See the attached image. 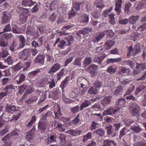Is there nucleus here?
Returning a JSON list of instances; mask_svg holds the SVG:
<instances>
[{"label": "nucleus", "mask_w": 146, "mask_h": 146, "mask_svg": "<svg viewBox=\"0 0 146 146\" xmlns=\"http://www.w3.org/2000/svg\"><path fill=\"white\" fill-rule=\"evenodd\" d=\"M130 113L133 116H137L139 115V108L136 103H131L130 106Z\"/></svg>", "instance_id": "f257e3e1"}, {"label": "nucleus", "mask_w": 146, "mask_h": 146, "mask_svg": "<svg viewBox=\"0 0 146 146\" xmlns=\"http://www.w3.org/2000/svg\"><path fill=\"white\" fill-rule=\"evenodd\" d=\"M12 36L11 33H5L1 35V38H4L5 40H8L9 39H10Z\"/></svg>", "instance_id": "bf43d9fd"}, {"label": "nucleus", "mask_w": 146, "mask_h": 146, "mask_svg": "<svg viewBox=\"0 0 146 146\" xmlns=\"http://www.w3.org/2000/svg\"><path fill=\"white\" fill-rule=\"evenodd\" d=\"M111 98L112 96H110L105 97L101 101V104L104 106H107L111 102Z\"/></svg>", "instance_id": "2eb2a0df"}, {"label": "nucleus", "mask_w": 146, "mask_h": 146, "mask_svg": "<svg viewBox=\"0 0 146 146\" xmlns=\"http://www.w3.org/2000/svg\"><path fill=\"white\" fill-rule=\"evenodd\" d=\"M44 55L42 54H39L35 58V61L37 63L43 64L44 62Z\"/></svg>", "instance_id": "6ab92c4d"}, {"label": "nucleus", "mask_w": 146, "mask_h": 146, "mask_svg": "<svg viewBox=\"0 0 146 146\" xmlns=\"http://www.w3.org/2000/svg\"><path fill=\"white\" fill-rule=\"evenodd\" d=\"M11 134H8L2 139V141L7 144H10L11 143Z\"/></svg>", "instance_id": "72a5a7b5"}, {"label": "nucleus", "mask_w": 146, "mask_h": 146, "mask_svg": "<svg viewBox=\"0 0 146 146\" xmlns=\"http://www.w3.org/2000/svg\"><path fill=\"white\" fill-rule=\"evenodd\" d=\"M80 113L78 114L74 119L72 121V122L73 124L75 125L78 124L79 122L80 121Z\"/></svg>", "instance_id": "774afa93"}, {"label": "nucleus", "mask_w": 146, "mask_h": 146, "mask_svg": "<svg viewBox=\"0 0 146 146\" xmlns=\"http://www.w3.org/2000/svg\"><path fill=\"white\" fill-rule=\"evenodd\" d=\"M110 17L109 22L111 24L113 25L115 24L116 21L115 18L114 17V14L111 13L109 15Z\"/></svg>", "instance_id": "3c124183"}, {"label": "nucleus", "mask_w": 146, "mask_h": 146, "mask_svg": "<svg viewBox=\"0 0 146 146\" xmlns=\"http://www.w3.org/2000/svg\"><path fill=\"white\" fill-rule=\"evenodd\" d=\"M82 58L80 57H77L74 61L73 64V65L75 66H78L80 67H81Z\"/></svg>", "instance_id": "4c0bfd02"}, {"label": "nucleus", "mask_w": 146, "mask_h": 146, "mask_svg": "<svg viewBox=\"0 0 146 146\" xmlns=\"http://www.w3.org/2000/svg\"><path fill=\"white\" fill-rule=\"evenodd\" d=\"M97 92L98 89L94 86L91 87L88 91V93L90 94L95 95L96 94Z\"/></svg>", "instance_id": "09e8293b"}, {"label": "nucleus", "mask_w": 146, "mask_h": 146, "mask_svg": "<svg viewBox=\"0 0 146 146\" xmlns=\"http://www.w3.org/2000/svg\"><path fill=\"white\" fill-rule=\"evenodd\" d=\"M56 137L53 135H50L48 137L47 143V144L56 142Z\"/></svg>", "instance_id": "a18cd8bd"}, {"label": "nucleus", "mask_w": 146, "mask_h": 146, "mask_svg": "<svg viewBox=\"0 0 146 146\" xmlns=\"http://www.w3.org/2000/svg\"><path fill=\"white\" fill-rule=\"evenodd\" d=\"M65 39H66L68 42V43L66 44V46H70L72 44V43L74 40V39L72 36H69Z\"/></svg>", "instance_id": "603ef678"}, {"label": "nucleus", "mask_w": 146, "mask_h": 146, "mask_svg": "<svg viewBox=\"0 0 146 146\" xmlns=\"http://www.w3.org/2000/svg\"><path fill=\"white\" fill-rule=\"evenodd\" d=\"M92 62V58L87 57L85 58L83 62L82 66L83 68H86L87 66L91 64Z\"/></svg>", "instance_id": "393cba45"}, {"label": "nucleus", "mask_w": 146, "mask_h": 146, "mask_svg": "<svg viewBox=\"0 0 146 146\" xmlns=\"http://www.w3.org/2000/svg\"><path fill=\"white\" fill-rule=\"evenodd\" d=\"M102 84L101 82L96 80L94 83V86L98 89V88H99L101 87Z\"/></svg>", "instance_id": "0e129e2a"}, {"label": "nucleus", "mask_w": 146, "mask_h": 146, "mask_svg": "<svg viewBox=\"0 0 146 146\" xmlns=\"http://www.w3.org/2000/svg\"><path fill=\"white\" fill-rule=\"evenodd\" d=\"M8 46V41L5 40L1 37L0 38V46L4 48Z\"/></svg>", "instance_id": "49530a36"}, {"label": "nucleus", "mask_w": 146, "mask_h": 146, "mask_svg": "<svg viewBox=\"0 0 146 146\" xmlns=\"http://www.w3.org/2000/svg\"><path fill=\"white\" fill-rule=\"evenodd\" d=\"M141 49L140 45L139 43H137L134 46L133 52H132V55L135 56L140 53L141 52Z\"/></svg>", "instance_id": "f3484780"}, {"label": "nucleus", "mask_w": 146, "mask_h": 146, "mask_svg": "<svg viewBox=\"0 0 146 146\" xmlns=\"http://www.w3.org/2000/svg\"><path fill=\"white\" fill-rule=\"evenodd\" d=\"M29 86L26 85V84H23V85L19 86L18 88L19 90L18 92L20 94H22L23 92L27 89L29 88Z\"/></svg>", "instance_id": "5701e85b"}, {"label": "nucleus", "mask_w": 146, "mask_h": 146, "mask_svg": "<svg viewBox=\"0 0 146 146\" xmlns=\"http://www.w3.org/2000/svg\"><path fill=\"white\" fill-rule=\"evenodd\" d=\"M77 14V11H75L74 9L72 8L69 12L68 15V19H72Z\"/></svg>", "instance_id": "37998d69"}, {"label": "nucleus", "mask_w": 146, "mask_h": 146, "mask_svg": "<svg viewBox=\"0 0 146 146\" xmlns=\"http://www.w3.org/2000/svg\"><path fill=\"white\" fill-rule=\"evenodd\" d=\"M16 111V107L11 104H7L5 106L6 111L10 113H13Z\"/></svg>", "instance_id": "f8f14e48"}, {"label": "nucleus", "mask_w": 146, "mask_h": 146, "mask_svg": "<svg viewBox=\"0 0 146 146\" xmlns=\"http://www.w3.org/2000/svg\"><path fill=\"white\" fill-rule=\"evenodd\" d=\"M28 16L27 15H24L23 13H21L19 15V19L20 21L24 23L26 22L27 20Z\"/></svg>", "instance_id": "ea45409f"}, {"label": "nucleus", "mask_w": 146, "mask_h": 146, "mask_svg": "<svg viewBox=\"0 0 146 146\" xmlns=\"http://www.w3.org/2000/svg\"><path fill=\"white\" fill-rule=\"evenodd\" d=\"M2 15V21L3 23H6L9 21L11 16V13L7 11H4L3 12Z\"/></svg>", "instance_id": "9d476101"}, {"label": "nucleus", "mask_w": 146, "mask_h": 146, "mask_svg": "<svg viewBox=\"0 0 146 146\" xmlns=\"http://www.w3.org/2000/svg\"><path fill=\"white\" fill-rule=\"evenodd\" d=\"M19 48L18 46V44L15 41H13L9 47V49L11 51H14Z\"/></svg>", "instance_id": "e433bc0d"}, {"label": "nucleus", "mask_w": 146, "mask_h": 146, "mask_svg": "<svg viewBox=\"0 0 146 146\" xmlns=\"http://www.w3.org/2000/svg\"><path fill=\"white\" fill-rule=\"evenodd\" d=\"M141 23L143 24L140 27L144 31L146 29V15L142 18Z\"/></svg>", "instance_id": "6e6d98bb"}, {"label": "nucleus", "mask_w": 146, "mask_h": 146, "mask_svg": "<svg viewBox=\"0 0 146 146\" xmlns=\"http://www.w3.org/2000/svg\"><path fill=\"white\" fill-rule=\"evenodd\" d=\"M65 69L62 68V69L59 73L57 74L56 78L58 80L60 79L61 77L64 74V71Z\"/></svg>", "instance_id": "338daca9"}, {"label": "nucleus", "mask_w": 146, "mask_h": 146, "mask_svg": "<svg viewBox=\"0 0 146 146\" xmlns=\"http://www.w3.org/2000/svg\"><path fill=\"white\" fill-rule=\"evenodd\" d=\"M92 103L90 101L86 100L85 101L82 103L80 107V110H82L85 108L88 107Z\"/></svg>", "instance_id": "79ce46f5"}, {"label": "nucleus", "mask_w": 146, "mask_h": 146, "mask_svg": "<svg viewBox=\"0 0 146 146\" xmlns=\"http://www.w3.org/2000/svg\"><path fill=\"white\" fill-rule=\"evenodd\" d=\"M123 90V87L121 85L117 86L115 88L114 94L117 96L122 94L121 92Z\"/></svg>", "instance_id": "c756f323"}, {"label": "nucleus", "mask_w": 146, "mask_h": 146, "mask_svg": "<svg viewBox=\"0 0 146 146\" xmlns=\"http://www.w3.org/2000/svg\"><path fill=\"white\" fill-rule=\"evenodd\" d=\"M94 133H96L99 137H101L103 136L105 134V131L102 128H100L99 129L96 130Z\"/></svg>", "instance_id": "f704fd0d"}, {"label": "nucleus", "mask_w": 146, "mask_h": 146, "mask_svg": "<svg viewBox=\"0 0 146 146\" xmlns=\"http://www.w3.org/2000/svg\"><path fill=\"white\" fill-rule=\"evenodd\" d=\"M59 4V1L58 0H54L52 1L49 6V8L51 11H53L55 9L56 7Z\"/></svg>", "instance_id": "cd10ccee"}, {"label": "nucleus", "mask_w": 146, "mask_h": 146, "mask_svg": "<svg viewBox=\"0 0 146 146\" xmlns=\"http://www.w3.org/2000/svg\"><path fill=\"white\" fill-rule=\"evenodd\" d=\"M98 68V66L92 64L90 66L86 68L85 70L90 74L92 77H94L97 75Z\"/></svg>", "instance_id": "f03ea898"}, {"label": "nucleus", "mask_w": 146, "mask_h": 146, "mask_svg": "<svg viewBox=\"0 0 146 146\" xmlns=\"http://www.w3.org/2000/svg\"><path fill=\"white\" fill-rule=\"evenodd\" d=\"M68 133L74 136L79 135L82 132L81 130H76L71 129L68 131Z\"/></svg>", "instance_id": "a19ab883"}, {"label": "nucleus", "mask_w": 146, "mask_h": 146, "mask_svg": "<svg viewBox=\"0 0 146 146\" xmlns=\"http://www.w3.org/2000/svg\"><path fill=\"white\" fill-rule=\"evenodd\" d=\"M52 98L55 100L58 97L59 94L58 91L57 89L56 88L54 89L52 92Z\"/></svg>", "instance_id": "864d4df0"}, {"label": "nucleus", "mask_w": 146, "mask_h": 146, "mask_svg": "<svg viewBox=\"0 0 146 146\" xmlns=\"http://www.w3.org/2000/svg\"><path fill=\"white\" fill-rule=\"evenodd\" d=\"M131 5V4L129 2H128L125 4L124 11L126 13H127V14L130 13V12L129 10V9L130 8Z\"/></svg>", "instance_id": "c03bdc74"}, {"label": "nucleus", "mask_w": 146, "mask_h": 146, "mask_svg": "<svg viewBox=\"0 0 146 146\" xmlns=\"http://www.w3.org/2000/svg\"><path fill=\"white\" fill-rule=\"evenodd\" d=\"M18 38L20 42L19 48H22L25 46V39L24 37L22 35L19 36Z\"/></svg>", "instance_id": "c85d7f7f"}, {"label": "nucleus", "mask_w": 146, "mask_h": 146, "mask_svg": "<svg viewBox=\"0 0 146 146\" xmlns=\"http://www.w3.org/2000/svg\"><path fill=\"white\" fill-rule=\"evenodd\" d=\"M77 84L78 86L82 88L81 90V94H84L85 92L86 91L87 89L86 86L84 85L83 83H81L79 81V79L77 80Z\"/></svg>", "instance_id": "473e14b6"}, {"label": "nucleus", "mask_w": 146, "mask_h": 146, "mask_svg": "<svg viewBox=\"0 0 146 146\" xmlns=\"http://www.w3.org/2000/svg\"><path fill=\"white\" fill-rule=\"evenodd\" d=\"M80 107L78 105L74 107L71 108L70 109V111L72 112V114L75 113L79 111L80 110Z\"/></svg>", "instance_id": "e2e57ef3"}, {"label": "nucleus", "mask_w": 146, "mask_h": 146, "mask_svg": "<svg viewBox=\"0 0 146 146\" xmlns=\"http://www.w3.org/2000/svg\"><path fill=\"white\" fill-rule=\"evenodd\" d=\"M80 90L79 88H78L75 90L74 91L71 92L69 94L70 97V98H75L76 95L80 93Z\"/></svg>", "instance_id": "8fccbe9b"}, {"label": "nucleus", "mask_w": 146, "mask_h": 146, "mask_svg": "<svg viewBox=\"0 0 146 146\" xmlns=\"http://www.w3.org/2000/svg\"><path fill=\"white\" fill-rule=\"evenodd\" d=\"M91 15L92 17L96 20L100 19V14L97 11L92 13Z\"/></svg>", "instance_id": "5fc2aeb1"}, {"label": "nucleus", "mask_w": 146, "mask_h": 146, "mask_svg": "<svg viewBox=\"0 0 146 146\" xmlns=\"http://www.w3.org/2000/svg\"><path fill=\"white\" fill-rule=\"evenodd\" d=\"M21 54L20 56V58L23 61L27 60L31 56L30 50L28 49H25L21 52Z\"/></svg>", "instance_id": "7ed1b4c3"}, {"label": "nucleus", "mask_w": 146, "mask_h": 146, "mask_svg": "<svg viewBox=\"0 0 146 146\" xmlns=\"http://www.w3.org/2000/svg\"><path fill=\"white\" fill-rule=\"evenodd\" d=\"M115 43L114 40L108 39L105 43L104 47L106 50L109 49L115 44Z\"/></svg>", "instance_id": "9b49d317"}, {"label": "nucleus", "mask_w": 146, "mask_h": 146, "mask_svg": "<svg viewBox=\"0 0 146 146\" xmlns=\"http://www.w3.org/2000/svg\"><path fill=\"white\" fill-rule=\"evenodd\" d=\"M136 68L139 70H143L146 69L145 63H139L136 62Z\"/></svg>", "instance_id": "7c9ffc66"}, {"label": "nucleus", "mask_w": 146, "mask_h": 146, "mask_svg": "<svg viewBox=\"0 0 146 146\" xmlns=\"http://www.w3.org/2000/svg\"><path fill=\"white\" fill-rule=\"evenodd\" d=\"M122 58L119 57L117 58H108L106 61V64H108L110 63H114L115 62H118L121 61Z\"/></svg>", "instance_id": "a878e982"}, {"label": "nucleus", "mask_w": 146, "mask_h": 146, "mask_svg": "<svg viewBox=\"0 0 146 146\" xmlns=\"http://www.w3.org/2000/svg\"><path fill=\"white\" fill-rule=\"evenodd\" d=\"M63 96L62 100L65 104H68L71 103L73 102V101L72 100H71L69 98H66L63 95Z\"/></svg>", "instance_id": "69168bd1"}, {"label": "nucleus", "mask_w": 146, "mask_h": 146, "mask_svg": "<svg viewBox=\"0 0 146 146\" xmlns=\"http://www.w3.org/2000/svg\"><path fill=\"white\" fill-rule=\"evenodd\" d=\"M23 67V65L21 62L17 63L14 66L13 69L14 71L19 70Z\"/></svg>", "instance_id": "13d9d810"}, {"label": "nucleus", "mask_w": 146, "mask_h": 146, "mask_svg": "<svg viewBox=\"0 0 146 146\" xmlns=\"http://www.w3.org/2000/svg\"><path fill=\"white\" fill-rule=\"evenodd\" d=\"M81 19L82 23L88 24L89 21V15L86 14H83V15L81 16Z\"/></svg>", "instance_id": "c9c22d12"}, {"label": "nucleus", "mask_w": 146, "mask_h": 146, "mask_svg": "<svg viewBox=\"0 0 146 146\" xmlns=\"http://www.w3.org/2000/svg\"><path fill=\"white\" fill-rule=\"evenodd\" d=\"M86 2L84 1L82 2L75 1L73 3V8L75 9L76 10L78 11L80 9V6L82 9H83L85 6Z\"/></svg>", "instance_id": "0eeeda50"}, {"label": "nucleus", "mask_w": 146, "mask_h": 146, "mask_svg": "<svg viewBox=\"0 0 146 146\" xmlns=\"http://www.w3.org/2000/svg\"><path fill=\"white\" fill-rule=\"evenodd\" d=\"M40 72V71L39 69H36L35 71L29 73L28 75L31 78Z\"/></svg>", "instance_id": "4d7b16f0"}, {"label": "nucleus", "mask_w": 146, "mask_h": 146, "mask_svg": "<svg viewBox=\"0 0 146 146\" xmlns=\"http://www.w3.org/2000/svg\"><path fill=\"white\" fill-rule=\"evenodd\" d=\"M117 69V67L115 65H112L108 67L106 70L107 72L112 75L114 74Z\"/></svg>", "instance_id": "4468645a"}, {"label": "nucleus", "mask_w": 146, "mask_h": 146, "mask_svg": "<svg viewBox=\"0 0 146 146\" xmlns=\"http://www.w3.org/2000/svg\"><path fill=\"white\" fill-rule=\"evenodd\" d=\"M47 124V121H43L40 120L38 123V131L39 133H42L45 132Z\"/></svg>", "instance_id": "20e7f679"}, {"label": "nucleus", "mask_w": 146, "mask_h": 146, "mask_svg": "<svg viewBox=\"0 0 146 146\" xmlns=\"http://www.w3.org/2000/svg\"><path fill=\"white\" fill-rule=\"evenodd\" d=\"M92 137V133H88L86 135L83 136V139L82 141L85 143L86 141L88 139H91Z\"/></svg>", "instance_id": "052dcab7"}, {"label": "nucleus", "mask_w": 146, "mask_h": 146, "mask_svg": "<svg viewBox=\"0 0 146 146\" xmlns=\"http://www.w3.org/2000/svg\"><path fill=\"white\" fill-rule=\"evenodd\" d=\"M105 33L104 31L102 32H100L96 33L95 38V42H97L98 43L105 36Z\"/></svg>", "instance_id": "dca6fc26"}, {"label": "nucleus", "mask_w": 146, "mask_h": 146, "mask_svg": "<svg viewBox=\"0 0 146 146\" xmlns=\"http://www.w3.org/2000/svg\"><path fill=\"white\" fill-rule=\"evenodd\" d=\"M36 131L35 126H34L33 128L29 132L26 133L25 139L28 141H29L33 138L34 133Z\"/></svg>", "instance_id": "6e6552de"}, {"label": "nucleus", "mask_w": 146, "mask_h": 146, "mask_svg": "<svg viewBox=\"0 0 146 146\" xmlns=\"http://www.w3.org/2000/svg\"><path fill=\"white\" fill-rule=\"evenodd\" d=\"M61 67V65L58 63L55 64L51 68L48 73L50 74H52L59 70Z\"/></svg>", "instance_id": "ddd939ff"}, {"label": "nucleus", "mask_w": 146, "mask_h": 146, "mask_svg": "<svg viewBox=\"0 0 146 146\" xmlns=\"http://www.w3.org/2000/svg\"><path fill=\"white\" fill-rule=\"evenodd\" d=\"M131 70L128 68L124 66H120L119 70L117 72V74L122 75L124 74H129L131 73Z\"/></svg>", "instance_id": "1a4fd4ad"}, {"label": "nucleus", "mask_w": 146, "mask_h": 146, "mask_svg": "<svg viewBox=\"0 0 146 146\" xmlns=\"http://www.w3.org/2000/svg\"><path fill=\"white\" fill-rule=\"evenodd\" d=\"M12 31L15 33H21L24 30L21 28H19L16 25H14L12 29Z\"/></svg>", "instance_id": "2f4dec72"}, {"label": "nucleus", "mask_w": 146, "mask_h": 146, "mask_svg": "<svg viewBox=\"0 0 146 146\" xmlns=\"http://www.w3.org/2000/svg\"><path fill=\"white\" fill-rule=\"evenodd\" d=\"M17 77V78L16 80V82L18 84H19L25 81L26 76L24 74H21L18 76Z\"/></svg>", "instance_id": "b1692460"}, {"label": "nucleus", "mask_w": 146, "mask_h": 146, "mask_svg": "<svg viewBox=\"0 0 146 146\" xmlns=\"http://www.w3.org/2000/svg\"><path fill=\"white\" fill-rule=\"evenodd\" d=\"M35 3V2L33 1L32 0H23L22 2L23 5L29 7H31Z\"/></svg>", "instance_id": "aec40b11"}, {"label": "nucleus", "mask_w": 146, "mask_h": 146, "mask_svg": "<svg viewBox=\"0 0 146 146\" xmlns=\"http://www.w3.org/2000/svg\"><path fill=\"white\" fill-rule=\"evenodd\" d=\"M139 16L138 15L132 16L129 17V23L131 25L135 24L138 20Z\"/></svg>", "instance_id": "4be33fe9"}, {"label": "nucleus", "mask_w": 146, "mask_h": 146, "mask_svg": "<svg viewBox=\"0 0 146 146\" xmlns=\"http://www.w3.org/2000/svg\"><path fill=\"white\" fill-rule=\"evenodd\" d=\"M119 110V107H111L107 110H105L103 113V116L107 115H112L115 114V112Z\"/></svg>", "instance_id": "39448f33"}, {"label": "nucleus", "mask_w": 146, "mask_h": 146, "mask_svg": "<svg viewBox=\"0 0 146 146\" xmlns=\"http://www.w3.org/2000/svg\"><path fill=\"white\" fill-rule=\"evenodd\" d=\"M104 31L105 33H107V38L112 37L115 35L112 30H104Z\"/></svg>", "instance_id": "de8ad7c7"}, {"label": "nucleus", "mask_w": 146, "mask_h": 146, "mask_svg": "<svg viewBox=\"0 0 146 146\" xmlns=\"http://www.w3.org/2000/svg\"><path fill=\"white\" fill-rule=\"evenodd\" d=\"M105 129L106 130L107 134L109 135H111L112 137H115L117 134V132L115 131L113 126L111 125L106 126Z\"/></svg>", "instance_id": "423d86ee"}, {"label": "nucleus", "mask_w": 146, "mask_h": 146, "mask_svg": "<svg viewBox=\"0 0 146 146\" xmlns=\"http://www.w3.org/2000/svg\"><path fill=\"white\" fill-rule=\"evenodd\" d=\"M104 58L102 56L100 57H96L93 60L95 62H97L99 64H101L102 60L104 59Z\"/></svg>", "instance_id": "680f3d73"}, {"label": "nucleus", "mask_w": 146, "mask_h": 146, "mask_svg": "<svg viewBox=\"0 0 146 146\" xmlns=\"http://www.w3.org/2000/svg\"><path fill=\"white\" fill-rule=\"evenodd\" d=\"M117 143L109 139L105 140L104 141V145L105 146H117Z\"/></svg>", "instance_id": "412c9836"}, {"label": "nucleus", "mask_w": 146, "mask_h": 146, "mask_svg": "<svg viewBox=\"0 0 146 146\" xmlns=\"http://www.w3.org/2000/svg\"><path fill=\"white\" fill-rule=\"evenodd\" d=\"M131 129L136 133H139L140 132L143 130L140 126L133 125L131 127Z\"/></svg>", "instance_id": "bb28decb"}, {"label": "nucleus", "mask_w": 146, "mask_h": 146, "mask_svg": "<svg viewBox=\"0 0 146 146\" xmlns=\"http://www.w3.org/2000/svg\"><path fill=\"white\" fill-rule=\"evenodd\" d=\"M66 137L65 135L62 134H60L59 138L60 139L61 143L60 144L64 146H69L71 145L70 143H68L66 142L65 139Z\"/></svg>", "instance_id": "a211bd4d"}, {"label": "nucleus", "mask_w": 146, "mask_h": 146, "mask_svg": "<svg viewBox=\"0 0 146 146\" xmlns=\"http://www.w3.org/2000/svg\"><path fill=\"white\" fill-rule=\"evenodd\" d=\"M102 2V0H96L94 2L96 7L101 9L105 7Z\"/></svg>", "instance_id": "58836bf2"}]
</instances>
